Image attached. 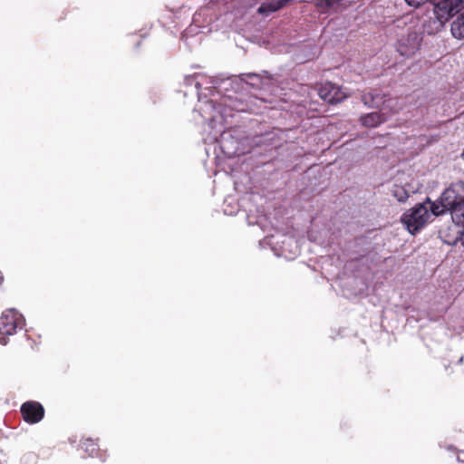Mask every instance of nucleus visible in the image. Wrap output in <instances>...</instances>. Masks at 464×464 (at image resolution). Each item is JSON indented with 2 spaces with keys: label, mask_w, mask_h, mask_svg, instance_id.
Returning <instances> with one entry per match:
<instances>
[{
  "label": "nucleus",
  "mask_w": 464,
  "mask_h": 464,
  "mask_svg": "<svg viewBox=\"0 0 464 464\" xmlns=\"http://www.w3.org/2000/svg\"><path fill=\"white\" fill-rule=\"evenodd\" d=\"M393 195L400 202H404L409 197L408 192L401 187L395 188Z\"/></svg>",
  "instance_id": "13"
},
{
  "label": "nucleus",
  "mask_w": 464,
  "mask_h": 464,
  "mask_svg": "<svg viewBox=\"0 0 464 464\" xmlns=\"http://www.w3.org/2000/svg\"><path fill=\"white\" fill-rule=\"evenodd\" d=\"M462 156H463V159H464V151H463V155Z\"/></svg>",
  "instance_id": "17"
},
{
  "label": "nucleus",
  "mask_w": 464,
  "mask_h": 464,
  "mask_svg": "<svg viewBox=\"0 0 464 464\" xmlns=\"http://www.w3.org/2000/svg\"><path fill=\"white\" fill-rule=\"evenodd\" d=\"M458 218H459V219L457 222L463 224V229L459 233V236L458 239L460 242V244L464 246V207H463L462 211L459 213Z\"/></svg>",
  "instance_id": "14"
},
{
  "label": "nucleus",
  "mask_w": 464,
  "mask_h": 464,
  "mask_svg": "<svg viewBox=\"0 0 464 464\" xmlns=\"http://www.w3.org/2000/svg\"><path fill=\"white\" fill-rule=\"evenodd\" d=\"M3 282H4V276H3L2 272L0 271V286L3 285Z\"/></svg>",
  "instance_id": "16"
},
{
  "label": "nucleus",
  "mask_w": 464,
  "mask_h": 464,
  "mask_svg": "<svg viewBox=\"0 0 464 464\" xmlns=\"http://www.w3.org/2000/svg\"><path fill=\"white\" fill-rule=\"evenodd\" d=\"M433 16L424 24L428 34L440 32L446 23L464 8V0H432Z\"/></svg>",
  "instance_id": "2"
},
{
  "label": "nucleus",
  "mask_w": 464,
  "mask_h": 464,
  "mask_svg": "<svg viewBox=\"0 0 464 464\" xmlns=\"http://www.w3.org/2000/svg\"><path fill=\"white\" fill-rule=\"evenodd\" d=\"M314 5L321 14L338 13L350 5L345 0H315Z\"/></svg>",
  "instance_id": "7"
},
{
  "label": "nucleus",
  "mask_w": 464,
  "mask_h": 464,
  "mask_svg": "<svg viewBox=\"0 0 464 464\" xmlns=\"http://www.w3.org/2000/svg\"><path fill=\"white\" fill-rule=\"evenodd\" d=\"M361 123L367 128H375L386 121V117L381 112H371L362 115L360 118Z\"/></svg>",
  "instance_id": "8"
},
{
  "label": "nucleus",
  "mask_w": 464,
  "mask_h": 464,
  "mask_svg": "<svg viewBox=\"0 0 464 464\" xmlns=\"http://www.w3.org/2000/svg\"><path fill=\"white\" fill-rule=\"evenodd\" d=\"M20 412L26 423L35 424L44 419L45 411L39 401H27L21 405Z\"/></svg>",
  "instance_id": "5"
},
{
  "label": "nucleus",
  "mask_w": 464,
  "mask_h": 464,
  "mask_svg": "<svg viewBox=\"0 0 464 464\" xmlns=\"http://www.w3.org/2000/svg\"><path fill=\"white\" fill-rule=\"evenodd\" d=\"M384 96L377 91H370L362 94V102L369 107H379L384 102Z\"/></svg>",
  "instance_id": "10"
},
{
  "label": "nucleus",
  "mask_w": 464,
  "mask_h": 464,
  "mask_svg": "<svg viewBox=\"0 0 464 464\" xmlns=\"http://www.w3.org/2000/svg\"><path fill=\"white\" fill-rule=\"evenodd\" d=\"M318 94L322 100L330 104L339 103L346 98L340 87L329 82L320 85Z\"/></svg>",
  "instance_id": "6"
},
{
  "label": "nucleus",
  "mask_w": 464,
  "mask_h": 464,
  "mask_svg": "<svg viewBox=\"0 0 464 464\" xmlns=\"http://www.w3.org/2000/svg\"><path fill=\"white\" fill-rule=\"evenodd\" d=\"M80 448L88 457H101L97 440L92 438L84 439L81 441Z\"/></svg>",
  "instance_id": "9"
},
{
  "label": "nucleus",
  "mask_w": 464,
  "mask_h": 464,
  "mask_svg": "<svg viewBox=\"0 0 464 464\" xmlns=\"http://www.w3.org/2000/svg\"><path fill=\"white\" fill-rule=\"evenodd\" d=\"M409 5H411V6H419L423 2H425L426 0H405Z\"/></svg>",
  "instance_id": "15"
},
{
  "label": "nucleus",
  "mask_w": 464,
  "mask_h": 464,
  "mask_svg": "<svg viewBox=\"0 0 464 464\" xmlns=\"http://www.w3.org/2000/svg\"><path fill=\"white\" fill-rule=\"evenodd\" d=\"M430 207L427 198L425 202L417 204L409 213L403 215L402 222L411 234L414 235L427 224L430 217Z\"/></svg>",
  "instance_id": "4"
},
{
  "label": "nucleus",
  "mask_w": 464,
  "mask_h": 464,
  "mask_svg": "<svg viewBox=\"0 0 464 464\" xmlns=\"http://www.w3.org/2000/svg\"><path fill=\"white\" fill-rule=\"evenodd\" d=\"M450 31L454 38L464 40V12L451 23Z\"/></svg>",
  "instance_id": "11"
},
{
  "label": "nucleus",
  "mask_w": 464,
  "mask_h": 464,
  "mask_svg": "<svg viewBox=\"0 0 464 464\" xmlns=\"http://www.w3.org/2000/svg\"><path fill=\"white\" fill-rule=\"evenodd\" d=\"M24 326V318L14 308H9L3 312L0 316V343L3 345L7 344L6 336L14 335L17 330H22Z\"/></svg>",
  "instance_id": "3"
},
{
  "label": "nucleus",
  "mask_w": 464,
  "mask_h": 464,
  "mask_svg": "<svg viewBox=\"0 0 464 464\" xmlns=\"http://www.w3.org/2000/svg\"><path fill=\"white\" fill-rule=\"evenodd\" d=\"M289 0H279L275 4L263 3L257 9L258 14L263 15H268L269 14L277 11L282 8L286 2Z\"/></svg>",
  "instance_id": "12"
},
{
  "label": "nucleus",
  "mask_w": 464,
  "mask_h": 464,
  "mask_svg": "<svg viewBox=\"0 0 464 464\" xmlns=\"http://www.w3.org/2000/svg\"><path fill=\"white\" fill-rule=\"evenodd\" d=\"M428 202L432 215L438 217L450 211L458 218L464 208V182L451 184L442 192L438 201H431L428 198Z\"/></svg>",
  "instance_id": "1"
}]
</instances>
